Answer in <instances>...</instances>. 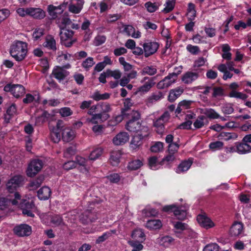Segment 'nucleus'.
Listing matches in <instances>:
<instances>
[{
	"label": "nucleus",
	"mask_w": 251,
	"mask_h": 251,
	"mask_svg": "<svg viewBox=\"0 0 251 251\" xmlns=\"http://www.w3.org/2000/svg\"><path fill=\"white\" fill-rule=\"evenodd\" d=\"M130 119L127 122L126 129L130 131L136 133L142 132L143 127H148L147 126L142 125L140 122V114L137 111L132 110L127 114Z\"/></svg>",
	"instance_id": "obj_1"
},
{
	"label": "nucleus",
	"mask_w": 251,
	"mask_h": 251,
	"mask_svg": "<svg viewBox=\"0 0 251 251\" xmlns=\"http://www.w3.org/2000/svg\"><path fill=\"white\" fill-rule=\"evenodd\" d=\"M27 51V44L17 41L11 46L10 53L16 61H21L25 58Z\"/></svg>",
	"instance_id": "obj_2"
},
{
	"label": "nucleus",
	"mask_w": 251,
	"mask_h": 251,
	"mask_svg": "<svg viewBox=\"0 0 251 251\" xmlns=\"http://www.w3.org/2000/svg\"><path fill=\"white\" fill-rule=\"evenodd\" d=\"M58 129L62 132V140L66 142L72 141L75 137V133L70 127L64 125L61 120H58L56 124Z\"/></svg>",
	"instance_id": "obj_3"
},
{
	"label": "nucleus",
	"mask_w": 251,
	"mask_h": 251,
	"mask_svg": "<svg viewBox=\"0 0 251 251\" xmlns=\"http://www.w3.org/2000/svg\"><path fill=\"white\" fill-rule=\"evenodd\" d=\"M6 92H10L15 98L18 99L25 93V87L21 84H7L3 88Z\"/></svg>",
	"instance_id": "obj_4"
},
{
	"label": "nucleus",
	"mask_w": 251,
	"mask_h": 251,
	"mask_svg": "<svg viewBox=\"0 0 251 251\" xmlns=\"http://www.w3.org/2000/svg\"><path fill=\"white\" fill-rule=\"evenodd\" d=\"M24 177L16 175L11 177L6 183V190L10 193H15L17 188L23 185Z\"/></svg>",
	"instance_id": "obj_5"
},
{
	"label": "nucleus",
	"mask_w": 251,
	"mask_h": 251,
	"mask_svg": "<svg viewBox=\"0 0 251 251\" xmlns=\"http://www.w3.org/2000/svg\"><path fill=\"white\" fill-rule=\"evenodd\" d=\"M149 134V128L148 127H143L142 132L137 133V134L135 135L131 141L130 147L133 150H137L139 149L140 146L143 144V139L148 136Z\"/></svg>",
	"instance_id": "obj_6"
},
{
	"label": "nucleus",
	"mask_w": 251,
	"mask_h": 251,
	"mask_svg": "<svg viewBox=\"0 0 251 251\" xmlns=\"http://www.w3.org/2000/svg\"><path fill=\"white\" fill-rule=\"evenodd\" d=\"M60 30L59 35L61 42L66 47H70L75 41V40L72 39L74 32L66 28Z\"/></svg>",
	"instance_id": "obj_7"
},
{
	"label": "nucleus",
	"mask_w": 251,
	"mask_h": 251,
	"mask_svg": "<svg viewBox=\"0 0 251 251\" xmlns=\"http://www.w3.org/2000/svg\"><path fill=\"white\" fill-rule=\"evenodd\" d=\"M170 115L168 111L165 112L159 118L153 122V126L158 134H162L164 131V124L170 119Z\"/></svg>",
	"instance_id": "obj_8"
},
{
	"label": "nucleus",
	"mask_w": 251,
	"mask_h": 251,
	"mask_svg": "<svg viewBox=\"0 0 251 251\" xmlns=\"http://www.w3.org/2000/svg\"><path fill=\"white\" fill-rule=\"evenodd\" d=\"M159 45L154 41L147 40L143 45L144 51V56L148 57L154 54L157 50Z\"/></svg>",
	"instance_id": "obj_9"
},
{
	"label": "nucleus",
	"mask_w": 251,
	"mask_h": 251,
	"mask_svg": "<svg viewBox=\"0 0 251 251\" xmlns=\"http://www.w3.org/2000/svg\"><path fill=\"white\" fill-rule=\"evenodd\" d=\"M43 162L39 159H34L29 164L26 174L29 177L35 176L42 168Z\"/></svg>",
	"instance_id": "obj_10"
},
{
	"label": "nucleus",
	"mask_w": 251,
	"mask_h": 251,
	"mask_svg": "<svg viewBox=\"0 0 251 251\" xmlns=\"http://www.w3.org/2000/svg\"><path fill=\"white\" fill-rule=\"evenodd\" d=\"M67 4V2H64L62 4L58 6H54L51 4L49 5L48 7V11L51 19H56L59 15L62 14Z\"/></svg>",
	"instance_id": "obj_11"
},
{
	"label": "nucleus",
	"mask_w": 251,
	"mask_h": 251,
	"mask_svg": "<svg viewBox=\"0 0 251 251\" xmlns=\"http://www.w3.org/2000/svg\"><path fill=\"white\" fill-rule=\"evenodd\" d=\"M163 210L165 212H173L175 216L179 220H182L186 217V211L180 210L174 204L164 206Z\"/></svg>",
	"instance_id": "obj_12"
},
{
	"label": "nucleus",
	"mask_w": 251,
	"mask_h": 251,
	"mask_svg": "<svg viewBox=\"0 0 251 251\" xmlns=\"http://www.w3.org/2000/svg\"><path fill=\"white\" fill-rule=\"evenodd\" d=\"M197 220L200 225L205 229H209L215 226L214 223L205 213L199 214L197 216Z\"/></svg>",
	"instance_id": "obj_13"
},
{
	"label": "nucleus",
	"mask_w": 251,
	"mask_h": 251,
	"mask_svg": "<svg viewBox=\"0 0 251 251\" xmlns=\"http://www.w3.org/2000/svg\"><path fill=\"white\" fill-rule=\"evenodd\" d=\"M14 233L20 237L28 236L31 233L32 230L30 226L27 224H21L16 226L14 228Z\"/></svg>",
	"instance_id": "obj_14"
},
{
	"label": "nucleus",
	"mask_w": 251,
	"mask_h": 251,
	"mask_svg": "<svg viewBox=\"0 0 251 251\" xmlns=\"http://www.w3.org/2000/svg\"><path fill=\"white\" fill-rule=\"evenodd\" d=\"M84 3V0H71L68 10L73 14H79L83 8Z\"/></svg>",
	"instance_id": "obj_15"
},
{
	"label": "nucleus",
	"mask_w": 251,
	"mask_h": 251,
	"mask_svg": "<svg viewBox=\"0 0 251 251\" xmlns=\"http://www.w3.org/2000/svg\"><path fill=\"white\" fill-rule=\"evenodd\" d=\"M176 75L174 74H169L157 84V88L159 89H163L169 87L176 81Z\"/></svg>",
	"instance_id": "obj_16"
},
{
	"label": "nucleus",
	"mask_w": 251,
	"mask_h": 251,
	"mask_svg": "<svg viewBox=\"0 0 251 251\" xmlns=\"http://www.w3.org/2000/svg\"><path fill=\"white\" fill-rule=\"evenodd\" d=\"M69 74L68 71L64 69L63 68L57 66L53 68L51 75L60 82L63 80Z\"/></svg>",
	"instance_id": "obj_17"
},
{
	"label": "nucleus",
	"mask_w": 251,
	"mask_h": 251,
	"mask_svg": "<svg viewBox=\"0 0 251 251\" xmlns=\"http://www.w3.org/2000/svg\"><path fill=\"white\" fill-rule=\"evenodd\" d=\"M97 218L96 212L92 211L91 209L86 210L80 217V220L84 224H87L89 222H94Z\"/></svg>",
	"instance_id": "obj_18"
},
{
	"label": "nucleus",
	"mask_w": 251,
	"mask_h": 251,
	"mask_svg": "<svg viewBox=\"0 0 251 251\" xmlns=\"http://www.w3.org/2000/svg\"><path fill=\"white\" fill-rule=\"evenodd\" d=\"M129 136L126 132H121L117 134L113 139L112 141L116 146L123 145L128 141Z\"/></svg>",
	"instance_id": "obj_19"
},
{
	"label": "nucleus",
	"mask_w": 251,
	"mask_h": 251,
	"mask_svg": "<svg viewBox=\"0 0 251 251\" xmlns=\"http://www.w3.org/2000/svg\"><path fill=\"white\" fill-rule=\"evenodd\" d=\"M28 16L36 19H43L45 17V11L40 8L29 7L27 8Z\"/></svg>",
	"instance_id": "obj_20"
},
{
	"label": "nucleus",
	"mask_w": 251,
	"mask_h": 251,
	"mask_svg": "<svg viewBox=\"0 0 251 251\" xmlns=\"http://www.w3.org/2000/svg\"><path fill=\"white\" fill-rule=\"evenodd\" d=\"M244 226L241 222H235L231 226L229 233L231 236L237 237L243 232Z\"/></svg>",
	"instance_id": "obj_21"
},
{
	"label": "nucleus",
	"mask_w": 251,
	"mask_h": 251,
	"mask_svg": "<svg viewBox=\"0 0 251 251\" xmlns=\"http://www.w3.org/2000/svg\"><path fill=\"white\" fill-rule=\"evenodd\" d=\"M48 218L50 223L54 226H64L65 223L63 221L62 217L57 214H50L48 215Z\"/></svg>",
	"instance_id": "obj_22"
},
{
	"label": "nucleus",
	"mask_w": 251,
	"mask_h": 251,
	"mask_svg": "<svg viewBox=\"0 0 251 251\" xmlns=\"http://www.w3.org/2000/svg\"><path fill=\"white\" fill-rule=\"evenodd\" d=\"M163 97V94L161 92L153 93L146 99V105L148 106H150L157 101L161 100Z\"/></svg>",
	"instance_id": "obj_23"
},
{
	"label": "nucleus",
	"mask_w": 251,
	"mask_h": 251,
	"mask_svg": "<svg viewBox=\"0 0 251 251\" xmlns=\"http://www.w3.org/2000/svg\"><path fill=\"white\" fill-rule=\"evenodd\" d=\"M140 73L143 75H148L153 76L157 73V66L154 65L145 66L143 67Z\"/></svg>",
	"instance_id": "obj_24"
},
{
	"label": "nucleus",
	"mask_w": 251,
	"mask_h": 251,
	"mask_svg": "<svg viewBox=\"0 0 251 251\" xmlns=\"http://www.w3.org/2000/svg\"><path fill=\"white\" fill-rule=\"evenodd\" d=\"M72 24L71 20L69 18L68 15L66 13L61 16L57 20V24L60 29L66 28V26Z\"/></svg>",
	"instance_id": "obj_25"
},
{
	"label": "nucleus",
	"mask_w": 251,
	"mask_h": 251,
	"mask_svg": "<svg viewBox=\"0 0 251 251\" xmlns=\"http://www.w3.org/2000/svg\"><path fill=\"white\" fill-rule=\"evenodd\" d=\"M109 118L108 114L98 113L92 115L90 122L94 124H96L100 122L106 121Z\"/></svg>",
	"instance_id": "obj_26"
},
{
	"label": "nucleus",
	"mask_w": 251,
	"mask_h": 251,
	"mask_svg": "<svg viewBox=\"0 0 251 251\" xmlns=\"http://www.w3.org/2000/svg\"><path fill=\"white\" fill-rule=\"evenodd\" d=\"M44 47L49 50L55 51L56 50V41L51 35H48L46 37L45 41L43 44Z\"/></svg>",
	"instance_id": "obj_27"
},
{
	"label": "nucleus",
	"mask_w": 251,
	"mask_h": 251,
	"mask_svg": "<svg viewBox=\"0 0 251 251\" xmlns=\"http://www.w3.org/2000/svg\"><path fill=\"white\" fill-rule=\"evenodd\" d=\"M51 190L48 187H43L38 191V197L41 200H47L50 196Z\"/></svg>",
	"instance_id": "obj_28"
},
{
	"label": "nucleus",
	"mask_w": 251,
	"mask_h": 251,
	"mask_svg": "<svg viewBox=\"0 0 251 251\" xmlns=\"http://www.w3.org/2000/svg\"><path fill=\"white\" fill-rule=\"evenodd\" d=\"M124 30L128 36H131L134 38H138L141 36V32L138 30L136 31L135 29L132 25H126Z\"/></svg>",
	"instance_id": "obj_29"
},
{
	"label": "nucleus",
	"mask_w": 251,
	"mask_h": 251,
	"mask_svg": "<svg viewBox=\"0 0 251 251\" xmlns=\"http://www.w3.org/2000/svg\"><path fill=\"white\" fill-rule=\"evenodd\" d=\"M122 155L120 151H114L111 152L109 160L113 166H117L120 162V159Z\"/></svg>",
	"instance_id": "obj_30"
},
{
	"label": "nucleus",
	"mask_w": 251,
	"mask_h": 251,
	"mask_svg": "<svg viewBox=\"0 0 251 251\" xmlns=\"http://www.w3.org/2000/svg\"><path fill=\"white\" fill-rule=\"evenodd\" d=\"M251 150V146L248 143L242 142L236 144V151L239 153H246Z\"/></svg>",
	"instance_id": "obj_31"
},
{
	"label": "nucleus",
	"mask_w": 251,
	"mask_h": 251,
	"mask_svg": "<svg viewBox=\"0 0 251 251\" xmlns=\"http://www.w3.org/2000/svg\"><path fill=\"white\" fill-rule=\"evenodd\" d=\"M183 89L182 88L179 87L174 90H171L170 92L168 100L170 102H173L180 95L183 93Z\"/></svg>",
	"instance_id": "obj_32"
},
{
	"label": "nucleus",
	"mask_w": 251,
	"mask_h": 251,
	"mask_svg": "<svg viewBox=\"0 0 251 251\" xmlns=\"http://www.w3.org/2000/svg\"><path fill=\"white\" fill-rule=\"evenodd\" d=\"M103 149L101 147H98L94 149L89 156L90 160L94 161L99 158L103 153Z\"/></svg>",
	"instance_id": "obj_33"
},
{
	"label": "nucleus",
	"mask_w": 251,
	"mask_h": 251,
	"mask_svg": "<svg viewBox=\"0 0 251 251\" xmlns=\"http://www.w3.org/2000/svg\"><path fill=\"white\" fill-rule=\"evenodd\" d=\"M59 130L60 129H58L57 126L50 127V139L54 143H58L60 140L61 137Z\"/></svg>",
	"instance_id": "obj_34"
},
{
	"label": "nucleus",
	"mask_w": 251,
	"mask_h": 251,
	"mask_svg": "<svg viewBox=\"0 0 251 251\" xmlns=\"http://www.w3.org/2000/svg\"><path fill=\"white\" fill-rule=\"evenodd\" d=\"M132 238L134 241H139L143 242L145 240V235L143 231L141 229H135L131 235Z\"/></svg>",
	"instance_id": "obj_35"
},
{
	"label": "nucleus",
	"mask_w": 251,
	"mask_h": 251,
	"mask_svg": "<svg viewBox=\"0 0 251 251\" xmlns=\"http://www.w3.org/2000/svg\"><path fill=\"white\" fill-rule=\"evenodd\" d=\"M155 84V82H145V83L138 88L137 92L141 94L148 92Z\"/></svg>",
	"instance_id": "obj_36"
},
{
	"label": "nucleus",
	"mask_w": 251,
	"mask_h": 251,
	"mask_svg": "<svg viewBox=\"0 0 251 251\" xmlns=\"http://www.w3.org/2000/svg\"><path fill=\"white\" fill-rule=\"evenodd\" d=\"M143 165V161L140 159L132 160L128 163L127 168L129 170L133 171L139 169Z\"/></svg>",
	"instance_id": "obj_37"
},
{
	"label": "nucleus",
	"mask_w": 251,
	"mask_h": 251,
	"mask_svg": "<svg viewBox=\"0 0 251 251\" xmlns=\"http://www.w3.org/2000/svg\"><path fill=\"white\" fill-rule=\"evenodd\" d=\"M162 226L161 222L159 220H149L146 224V226L150 229H157L160 228Z\"/></svg>",
	"instance_id": "obj_38"
},
{
	"label": "nucleus",
	"mask_w": 251,
	"mask_h": 251,
	"mask_svg": "<svg viewBox=\"0 0 251 251\" xmlns=\"http://www.w3.org/2000/svg\"><path fill=\"white\" fill-rule=\"evenodd\" d=\"M149 165L151 169L155 170L158 169L162 164L161 161L159 162L157 161V158L156 156H152L149 158Z\"/></svg>",
	"instance_id": "obj_39"
},
{
	"label": "nucleus",
	"mask_w": 251,
	"mask_h": 251,
	"mask_svg": "<svg viewBox=\"0 0 251 251\" xmlns=\"http://www.w3.org/2000/svg\"><path fill=\"white\" fill-rule=\"evenodd\" d=\"M95 64L94 58L89 57L82 62L81 66L85 70L88 71Z\"/></svg>",
	"instance_id": "obj_40"
},
{
	"label": "nucleus",
	"mask_w": 251,
	"mask_h": 251,
	"mask_svg": "<svg viewBox=\"0 0 251 251\" xmlns=\"http://www.w3.org/2000/svg\"><path fill=\"white\" fill-rule=\"evenodd\" d=\"M175 0H168L164 4L165 7L162 12L166 14L172 11L175 7Z\"/></svg>",
	"instance_id": "obj_41"
},
{
	"label": "nucleus",
	"mask_w": 251,
	"mask_h": 251,
	"mask_svg": "<svg viewBox=\"0 0 251 251\" xmlns=\"http://www.w3.org/2000/svg\"><path fill=\"white\" fill-rule=\"evenodd\" d=\"M98 105L100 112V113L108 114L111 110L110 105L107 102H100Z\"/></svg>",
	"instance_id": "obj_42"
},
{
	"label": "nucleus",
	"mask_w": 251,
	"mask_h": 251,
	"mask_svg": "<svg viewBox=\"0 0 251 251\" xmlns=\"http://www.w3.org/2000/svg\"><path fill=\"white\" fill-rule=\"evenodd\" d=\"M198 237V234L192 229H189V239H192L191 242L193 243L194 245V251H198V240L196 239Z\"/></svg>",
	"instance_id": "obj_43"
},
{
	"label": "nucleus",
	"mask_w": 251,
	"mask_h": 251,
	"mask_svg": "<svg viewBox=\"0 0 251 251\" xmlns=\"http://www.w3.org/2000/svg\"><path fill=\"white\" fill-rule=\"evenodd\" d=\"M43 181V177L42 176H40L38 177L37 179L31 181L29 184V186L31 190H35L38 188L40 186L41 184L42 183Z\"/></svg>",
	"instance_id": "obj_44"
},
{
	"label": "nucleus",
	"mask_w": 251,
	"mask_h": 251,
	"mask_svg": "<svg viewBox=\"0 0 251 251\" xmlns=\"http://www.w3.org/2000/svg\"><path fill=\"white\" fill-rule=\"evenodd\" d=\"M187 109H188V101L184 100L179 103L177 107L176 110V113L177 114H179L181 112L185 113V110Z\"/></svg>",
	"instance_id": "obj_45"
},
{
	"label": "nucleus",
	"mask_w": 251,
	"mask_h": 251,
	"mask_svg": "<svg viewBox=\"0 0 251 251\" xmlns=\"http://www.w3.org/2000/svg\"><path fill=\"white\" fill-rule=\"evenodd\" d=\"M203 114L210 119H218L220 115L213 109H205Z\"/></svg>",
	"instance_id": "obj_46"
},
{
	"label": "nucleus",
	"mask_w": 251,
	"mask_h": 251,
	"mask_svg": "<svg viewBox=\"0 0 251 251\" xmlns=\"http://www.w3.org/2000/svg\"><path fill=\"white\" fill-rule=\"evenodd\" d=\"M110 97V95L108 93H104L102 94H100L99 92H97L94 93L91 98L96 101H99L101 100H107Z\"/></svg>",
	"instance_id": "obj_47"
},
{
	"label": "nucleus",
	"mask_w": 251,
	"mask_h": 251,
	"mask_svg": "<svg viewBox=\"0 0 251 251\" xmlns=\"http://www.w3.org/2000/svg\"><path fill=\"white\" fill-rule=\"evenodd\" d=\"M145 7L149 12L153 13L158 9L159 5H157L155 3L148 1L145 3Z\"/></svg>",
	"instance_id": "obj_48"
},
{
	"label": "nucleus",
	"mask_w": 251,
	"mask_h": 251,
	"mask_svg": "<svg viewBox=\"0 0 251 251\" xmlns=\"http://www.w3.org/2000/svg\"><path fill=\"white\" fill-rule=\"evenodd\" d=\"M163 143L161 142H157L151 147V151L152 152L157 153L160 152L163 150Z\"/></svg>",
	"instance_id": "obj_49"
},
{
	"label": "nucleus",
	"mask_w": 251,
	"mask_h": 251,
	"mask_svg": "<svg viewBox=\"0 0 251 251\" xmlns=\"http://www.w3.org/2000/svg\"><path fill=\"white\" fill-rule=\"evenodd\" d=\"M229 96L230 97L238 98L243 100H244L248 98V96L246 94L235 90L231 91L229 94Z\"/></svg>",
	"instance_id": "obj_50"
},
{
	"label": "nucleus",
	"mask_w": 251,
	"mask_h": 251,
	"mask_svg": "<svg viewBox=\"0 0 251 251\" xmlns=\"http://www.w3.org/2000/svg\"><path fill=\"white\" fill-rule=\"evenodd\" d=\"M141 241H129L128 244L133 248L132 250H136L137 251H140L143 250V246L140 243Z\"/></svg>",
	"instance_id": "obj_51"
},
{
	"label": "nucleus",
	"mask_w": 251,
	"mask_h": 251,
	"mask_svg": "<svg viewBox=\"0 0 251 251\" xmlns=\"http://www.w3.org/2000/svg\"><path fill=\"white\" fill-rule=\"evenodd\" d=\"M204 120L207 121L204 116H199L194 123V126L196 128H200L204 126Z\"/></svg>",
	"instance_id": "obj_52"
},
{
	"label": "nucleus",
	"mask_w": 251,
	"mask_h": 251,
	"mask_svg": "<svg viewBox=\"0 0 251 251\" xmlns=\"http://www.w3.org/2000/svg\"><path fill=\"white\" fill-rule=\"evenodd\" d=\"M44 29L42 28L36 29L32 34V37L34 40L35 41L39 40L44 35Z\"/></svg>",
	"instance_id": "obj_53"
},
{
	"label": "nucleus",
	"mask_w": 251,
	"mask_h": 251,
	"mask_svg": "<svg viewBox=\"0 0 251 251\" xmlns=\"http://www.w3.org/2000/svg\"><path fill=\"white\" fill-rule=\"evenodd\" d=\"M106 73L109 76L113 77L115 79H119L122 76L121 72L118 70L111 71L110 70H107Z\"/></svg>",
	"instance_id": "obj_54"
},
{
	"label": "nucleus",
	"mask_w": 251,
	"mask_h": 251,
	"mask_svg": "<svg viewBox=\"0 0 251 251\" xmlns=\"http://www.w3.org/2000/svg\"><path fill=\"white\" fill-rule=\"evenodd\" d=\"M188 170V162L184 161L182 162L178 166L176 172L177 173H180L186 172Z\"/></svg>",
	"instance_id": "obj_55"
},
{
	"label": "nucleus",
	"mask_w": 251,
	"mask_h": 251,
	"mask_svg": "<svg viewBox=\"0 0 251 251\" xmlns=\"http://www.w3.org/2000/svg\"><path fill=\"white\" fill-rule=\"evenodd\" d=\"M175 158L176 157L174 154L169 153V154L166 157L162 159L161 163L162 165H169V164L173 162L175 160Z\"/></svg>",
	"instance_id": "obj_56"
},
{
	"label": "nucleus",
	"mask_w": 251,
	"mask_h": 251,
	"mask_svg": "<svg viewBox=\"0 0 251 251\" xmlns=\"http://www.w3.org/2000/svg\"><path fill=\"white\" fill-rule=\"evenodd\" d=\"M220 247L216 243H210L204 248L203 251H219Z\"/></svg>",
	"instance_id": "obj_57"
},
{
	"label": "nucleus",
	"mask_w": 251,
	"mask_h": 251,
	"mask_svg": "<svg viewBox=\"0 0 251 251\" xmlns=\"http://www.w3.org/2000/svg\"><path fill=\"white\" fill-rule=\"evenodd\" d=\"M59 113L62 117H65L72 115L73 111L69 107H65L60 108Z\"/></svg>",
	"instance_id": "obj_58"
},
{
	"label": "nucleus",
	"mask_w": 251,
	"mask_h": 251,
	"mask_svg": "<svg viewBox=\"0 0 251 251\" xmlns=\"http://www.w3.org/2000/svg\"><path fill=\"white\" fill-rule=\"evenodd\" d=\"M112 232L114 233V231H110L104 233L101 236H100L98 238V239L96 240V243L97 244H100L103 242L111 235Z\"/></svg>",
	"instance_id": "obj_59"
},
{
	"label": "nucleus",
	"mask_w": 251,
	"mask_h": 251,
	"mask_svg": "<svg viewBox=\"0 0 251 251\" xmlns=\"http://www.w3.org/2000/svg\"><path fill=\"white\" fill-rule=\"evenodd\" d=\"M224 144L221 141H216L211 143L209 147L210 149L215 151L222 149L223 147Z\"/></svg>",
	"instance_id": "obj_60"
},
{
	"label": "nucleus",
	"mask_w": 251,
	"mask_h": 251,
	"mask_svg": "<svg viewBox=\"0 0 251 251\" xmlns=\"http://www.w3.org/2000/svg\"><path fill=\"white\" fill-rule=\"evenodd\" d=\"M222 111L225 114H231L234 111V108L231 104H226L222 107Z\"/></svg>",
	"instance_id": "obj_61"
},
{
	"label": "nucleus",
	"mask_w": 251,
	"mask_h": 251,
	"mask_svg": "<svg viewBox=\"0 0 251 251\" xmlns=\"http://www.w3.org/2000/svg\"><path fill=\"white\" fill-rule=\"evenodd\" d=\"M106 37L104 35L97 36L94 41V44L96 46H99L105 42Z\"/></svg>",
	"instance_id": "obj_62"
},
{
	"label": "nucleus",
	"mask_w": 251,
	"mask_h": 251,
	"mask_svg": "<svg viewBox=\"0 0 251 251\" xmlns=\"http://www.w3.org/2000/svg\"><path fill=\"white\" fill-rule=\"evenodd\" d=\"M121 16L119 14H109L106 16V21L108 23H113L120 19Z\"/></svg>",
	"instance_id": "obj_63"
},
{
	"label": "nucleus",
	"mask_w": 251,
	"mask_h": 251,
	"mask_svg": "<svg viewBox=\"0 0 251 251\" xmlns=\"http://www.w3.org/2000/svg\"><path fill=\"white\" fill-rule=\"evenodd\" d=\"M179 148V145L176 143H171L168 146V151L169 153L174 154L176 152Z\"/></svg>",
	"instance_id": "obj_64"
}]
</instances>
